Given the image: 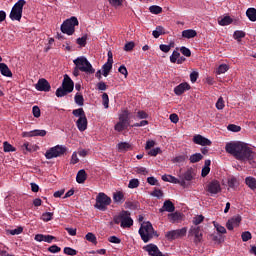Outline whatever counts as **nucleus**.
I'll return each mask as SVG.
<instances>
[{"label": "nucleus", "mask_w": 256, "mask_h": 256, "mask_svg": "<svg viewBox=\"0 0 256 256\" xmlns=\"http://www.w3.org/2000/svg\"><path fill=\"white\" fill-rule=\"evenodd\" d=\"M189 89H191V85L187 82H183L174 88V93L178 96L183 95V93H185V91H189Z\"/></svg>", "instance_id": "aec40b11"}, {"label": "nucleus", "mask_w": 256, "mask_h": 256, "mask_svg": "<svg viewBox=\"0 0 256 256\" xmlns=\"http://www.w3.org/2000/svg\"><path fill=\"white\" fill-rule=\"evenodd\" d=\"M135 48V42H128L124 46V51H133Z\"/></svg>", "instance_id": "69168bd1"}, {"label": "nucleus", "mask_w": 256, "mask_h": 256, "mask_svg": "<svg viewBox=\"0 0 256 256\" xmlns=\"http://www.w3.org/2000/svg\"><path fill=\"white\" fill-rule=\"evenodd\" d=\"M182 37H184V39H193L197 37V31L193 29L184 30L182 31Z\"/></svg>", "instance_id": "cd10ccee"}, {"label": "nucleus", "mask_w": 256, "mask_h": 256, "mask_svg": "<svg viewBox=\"0 0 256 256\" xmlns=\"http://www.w3.org/2000/svg\"><path fill=\"white\" fill-rule=\"evenodd\" d=\"M155 233V229H153V224H151V222H144L139 229V235L144 243H149Z\"/></svg>", "instance_id": "39448f33"}, {"label": "nucleus", "mask_w": 256, "mask_h": 256, "mask_svg": "<svg viewBox=\"0 0 256 256\" xmlns=\"http://www.w3.org/2000/svg\"><path fill=\"white\" fill-rule=\"evenodd\" d=\"M47 131L45 130H32V137H45Z\"/></svg>", "instance_id": "de8ad7c7"}, {"label": "nucleus", "mask_w": 256, "mask_h": 256, "mask_svg": "<svg viewBox=\"0 0 256 256\" xmlns=\"http://www.w3.org/2000/svg\"><path fill=\"white\" fill-rule=\"evenodd\" d=\"M66 152H67V147L63 145H56L46 151L45 157L46 159H55L57 157H61L62 155H65Z\"/></svg>", "instance_id": "9d476101"}, {"label": "nucleus", "mask_w": 256, "mask_h": 256, "mask_svg": "<svg viewBox=\"0 0 256 256\" xmlns=\"http://www.w3.org/2000/svg\"><path fill=\"white\" fill-rule=\"evenodd\" d=\"M74 101L76 103V105H79V107H83L84 103H85V98H83V96L79 93H76L75 97H74Z\"/></svg>", "instance_id": "72a5a7b5"}, {"label": "nucleus", "mask_w": 256, "mask_h": 256, "mask_svg": "<svg viewBox=\"0 0 256 256\" xmlns=\"http://www.w3.org/2000/svg\"><path fill=\"white\" fill-rule=\"evenodd\" d=\"M87 116H83L80 117L77 121H76V127L78 130H80L81 132L86 131L87 130Z\"/></svg>", "instance_id": "412c9836"}, {"label": "nucleus", "mask_w": 256, "mask_h": 256, "mask_svg": "<svg viewBox=\"0 0 256 256\" xmlns=\"http://www.w3.org/2000/svg\"><path fill=\"white\" fill-rule=\"evenodd\" d=\"M48 251L50 253H59L61 251V247L57 246V245H52L48 248Z\"/></svg>", "instance_id": "774afa93"}, {"label": "nucleus", "mask_w": 256, "mask_h": 256, "mask_svg": "<svg viewBox=\"0 0 256 256\" xmlns=\"http://www.w3.org/2000/svg\"><path fill=\"white\" fill-rule=\"evenodd\" d=\"M76 43L80 45V47H85L87 45V35L82 36L76 40Z\"/></svg>", "instance_id": "603ef678"}, {"label": "nucleus", "mask_w": 256, "mask_h": 256, "mask_svg": "<svg viewBox=\"0 0 256 256\" xmlns=\"http://www.w3.org/2000/svg\"><path fill=\"white\" fill-rule=\"evenodd\" d=\"M3 147L5 153H11L15 151V147H13V145H11L9 142H4Z\"/></svg>", "instance_id": "a18cd8bd"}, {"label": "nucleus", "mask_w": 256, "mask_h": 256, "mask_svg": "<svg viewBox=\"0 0 256 256\" xmlns=\"http://www.w3.org/2000/svg\"><path fill=\"white\" fill-rule=\"evenodd\" d=\"M168 221L170 223H181L183 221V214L181 212H170L168 214Z\"/></svg>", "instance_id": "6ab92c4d"}, {"label": "nucleus", "mask_w": 256, "mask_h": 256, "mask_svg": "<svg viewBox=\"0 0 256 256\" xmlns=\"http://www.w3.org/2000/svg\"><path fill=\"white\" fill-rule=\"evenodd\" d=\"M112 7H121L123 5V0H108Z\"/></svg>", "instance_id": "bf43d9fd"}, {"label": "nucleus", "mask_w": 256, "mask_h": 256, "mask_svg": "<svg viewBox=\"0 0 256 256\" xmlns=\"http://www.w3.org/2000/svg\"><path fill=\"white\" fill-rule=\"evenodd\" d=\"M214 227L218 233H222V235H225L227 233V229H225L224 226H221L220 224H214Z\"/></svg>", "instance_id": "e2e57ef3"}, {"label": "nucleus", "mask_w": 256, "mask_h": 256, "mask_svg": "<svg viewBox=\"0 0 256 256\" xmlns=\"http://www.w3.org/2000/svg\"><path fill=\"white\" fill-rule=\"evenodd\" d=\"M131 117L132 114L129 112V110L124 109L120 111L118 114L119 121L114 126V129L117 131V133H122V131H125L127 127L131 126Z\"/></svg>", "instance_id": "f03ea898"}, {"label": "nucleus", "mask_w": 256, "mask_h": 256, "mask_svg": "<svg viewBox=\"0 0 256 256\" xmlns=\"http://www.w3.org/2000/svg\"><path fill=\"white\" fill-rule=\"evenodd\" d=\"M164 211H167V213H174L175 204H173L171 200L164 201L163 206L159 209V213H164Z\"/></svg>", "instance_id": "a211bd4d"}, {"label": "nucleus", "mask_w": 256, "mask_h": 256, "mask_svg": "<svg viewBox=\"0 0 256 256\" xmlns=\"http://www.w3.org/2000/svg\"><path fill=\"white\" fill-rule=\"evenodd\" d=\"M245 183L247 185V187H249V189H251L252 191L256 190V179L252 176H248L245 178Z\"/></svg>", "instance_id": "bb28decb"}, {"label": "nucleus", "mask_w": 256, "mask_h": 256, "mask_svg": "<svg viewBox=\"0 0 256 256\" xmlns=\"http://www.w3.org/2000/svg\"><path fill=\"white\" fill-rule=\"evenodd\" d=\"M64 253H65V255L75 256V255H77V250H75L71 247H65Z\"/></svg>", "instance_id": "5fc2aeb1"}, {"label": "nucleus", "mask_w": 256, "mask_h": 256, "mask_svg": "<svg viewBox=\"0 0 256 256\" xmlns=\"http://www.w3.org/2000/svg\"><path fill=\"white\" fill-rule=\"evenodd\" d=\"M26 3L25 0H18L17 3L14 4L9 15L11 21H21V17H23V7H25Z\"/></svg>", "instance_id": "0eeeda50"}, {"label": "nucleus", "mask_w": 256, "mask_h": 256, "mask_svg": "<svg viewBox=\"0 0 256 256\" xmlns=\"http://www.w3.org/2000/svg\"><path fill=\"white\" fill-rule=\"evenodd\" d=\"M162 181H165L166 183H174L175 185H181V187H187L185 180H179L172 175H167V174L163 175Z\"/></svg>", "instance_id": "f3484780"}, {"label": "nucleus", "mask_w": 256, "mask_h": 256, "mask_svg": "<svg viewBox=\"0 0 256 256\" xmlns=\"http://www.w3.org/2000/svg\"><path fill=\"white\" fill-rule=\"evenodd\" d=\"M190 163H199L201 159H203V156L201 153H195L190 156Z\"/></svg>", "instance_id": "c9c22d12"}, {"label": "nucleus", "mask_w": 256, "mask_h": 256, "mask_svg": "<svg viewBox=\"0 0 256 256\" xmlns=\"http://www.w3.org/2000/svg\"><path fill=\"white\" fill-rule=\"evenodd\" d=\"M86 241H89V243H93L94 245H97V236L95 234L89 232L85 236Z\"/></svg>", "instance_id": "e433bc0d"}, {"label": "nucleus", "mask_w": 256, "mask_h": 256, "mask_svg": "<svg viewBox=\"0 0 256 256\" xmlns=\"http://www.w3.org/2000/svg\"><path fill=\"white\" fill-rule=\"evenodd\" d=\"M73 63L76 67H78L80 71H82V73H95L93 66L91 65L89 60H87V58H85L84 56L78 57L73 61Z\"/></svg>", "instance_id": "423d86ee"}, {"label": "nucleus", "mask_w": 256, "mask_h": 256, "mask_svg": "<svg viewBox=\"0 0 256 256\" xmlns=\"http://www.w3.org/2000/svg\"><path fill=\"white\" fill-rule=\"evenodd\" d=\"M76 181L77 183H85L87 181V172H85L84 169L79 170L77 175H76Z\"/></svg>", "instance_id": "a878e982"}, {"label": "nucleus", "mask_w": 256, "mask_h": 256, "mask_svg": "<svg viewBox=\"0 0 256 256\" xmlns=\"http://www.w3.org/2000/svg\"><path fill=\"white\" fill-rule=\"evenodd\" d=\"M241 237H242V241L247 242L251 239V232L249 231L243 232Z\"/></svg>", "instance_id": "338daca9"}, {"label": "nucleus", "mask_w": 256, "mask_h": 256, "mask_svg": "<svg viewBox=\"0 0 256 256\" xmlns=\"http://www.w3.org/2000/svg\"><path fill=\"white\" fill-rule=\"evenodd\" d=\"M245 37V32L241 30H237L233 34V38L236 39V41L240 42L241 39Z\"/></svg>", "instance_id": "58836bf2"}, {"label": "nucleus", "mask_w": 256, "mask_h": 256, "mask_svg": "<svg viewBox=\"0 0 256 256\" xmlns=\"http://www.w3.org/2000/svg\"><path fill=\"white\" fill-rule=\"evenodd\" d=\"M111 69H113V60L110 58L107 60V62L102 66V75L104 77H108L109 73L111 72Z\"/></svg>", "instance_id": "4be33fe9"}, {"label": "nucleus", "mask_w": 256, "mask_h": 256, "mask_svg": "<svg viewBox=\"0 0 256 256\" xmlns=\"http://www.w3.org/2000/svg\"><path fill=\"white\" fill-rule=\"evenodd\" d=\"M246 16L248 17L249 21L255 22L256 21V9L248 8L246 11Z\"/></svg>", "instance_id": "c756f323"}, {"label": "nucleus", "mask_w": 256, "mask_h": 256, "mask_svg": "<svg viewBox=\"0 0 256 256\" xmlns=\"http://www.w3.org/2000/svg\"><path fill=\"white\" fill-rule=\"evenodd\" d=\"M165 238L168 241H175V239H178L177 238V232L175 230L168 231V232L165 233Z\"/></svg>", "instance_id": "473e14b6"}, {"label": "nucleus", "mask_w": 256, "mask_h": 256, "mask_svg": "<svg viewBox=\"0 0 256 256\" xmlns=\"http://www.w3.org/2000/svg\"><path fill=\"white\" fill-rule=\"evenodd\" d=\"M139 187V179L134 178L129 181L128 188L129 189H137Z\"/></svg>", "instance_id": "37998d69"}, {"label": "nucleus", "mask_w": 256, "mask_h": 256, "mask_svg": "<svg viewBox=\"0 0 256 256\" xmlns=\"http://www.w3.org/2000/svg\"><path fill=\"white\" fill-rule=\"evenodd\" d=\"M117 149L119 153H125L131 149V145L128 142H120L117 144Z\"/></svg>", "instance_id": "c85d7f7f"}, {"label": "nucleus", "mask_w": 256, "mask_h": 256, "mask_svg": "<svg viewBox=\"0 0 256 256\" xmlns=\"http://www.w3.org/2000/svg\"><path fill=\"white\" fill-rule=\"evenodd\" d=\"M176 231V237L179 239V237H185V235H187V228H181V229H177Z\"/></svg>", "instance_id": "864d4df0"}, {"label": "nucleus", "mask_w": 256, "mask_h": 256, "mask_svg": "<svg viewBox=\"0 0 256 256\" xmlns=\"http://www.w3.org/2000/svg\"><path fill=\"white\" fill-rule=\"evenodd\" d=\"M143 249L148 253L149 256H163V253L155 244H148L144 246Z\"/></svg>", "instance_id": "2eb2a0df"}, {"label": "nucleus", "mask_w": 256, "mask_h": 256, "mask_svg": "<svg viewBox=\"0 0 256 256\" xmlns=\"http://www.w3.org/2000/svg\"><path fill=\"white\" fill-rule=\"evenodd\" d=\"M204 219H205V217L203 215L196 216L193 219V223H194V225H201V223H203Z\"/></svg>", "instance_id": "052dcab7"}, {"label": "nucleus", "mask_w": 256, "mask_h": 256, "mask_svg": "<svg viewBox=\"0 0 256 256\" xmlns=\"http://www.w3.org/2000/svg\"><path fill=\"white\" fill-rule=\"evenodd\" d=\"M77 25H79V20H77V17L72 16L70 19H67L62 23L61 31L66 35H73V33H75V27H77Z\"/></svg>", "instance_id": "6e6552de"}, {"label": "nucleus", "mask_w": 256, "mask_h": 256, "mask_svg": "<svg viewBox=\"0 0 256 256\" xmlns=\"http://www.w3.org/2000/svg\"><path fill=\"white\" fill-rule=\"evenodd\" d=\"M219 25H221V27H225L227 25H231L233 23V19L229 16H225L224 18L218 20Z\"/></svg>", "instance_id": "2f4dec72"}, {"label": "nucleus", "mask_w": 256, "mask_h": 256, "mask_svg": "<svg viewBox=\"0 0 256 256\" xmlns=\"http://www.w3.org/2000/svg\"><path fill=\"white\" fill-rule=\"evenodd\" d=\"M111 205V197L107 196V194L100 192L96 196V203L94 205L95 209H99V211H107V207Z\"/></svg>", "instance_id": "1a4fd4ad"}, {"label": "nucleus", "mask_w": 256, "mask_h": 256, "mask_svg": "<svg viewBox=\"0 0 256 256\" xmlns=\"http://www.w3.org/2000/svg\"><path fill=\"white\" fill-rule=\"evenodd\" d=\"M186 160H187L186 155H179L172 159V163H185Z\"/></svg>", "instance_id": "79ce46f5"}, {"label": "nucleus", "mask_w": 256, "mask_h": 256, "mask_svg": "<svg viewBox=\"0 0 256 256\" xmlns=\"http://www.w3.org/2000/svg\"><path fill=\"white\" fill-rule=\"evenodd\" d=\"M96 87L98 89V91H107V84H105V82L100 81L96 84Z\"/></svg>", "instance_id": "680f3d73"}, {"label": "nucleus", "mask_w": 256, "mask_h": 256, "mask_svg": "<svg viewBox=\"0 0 256 256\" xmlns=\"http://www.w3.org/2000/svg\"><path fill=\"white\" fill-rule=\"evenodd\" d=\"M227 71H229V65L221 64L217 69V74L223 75V73H227Z\"/></svg>", "instance_id": "ea45409f"}, {"label": "nucleus", "mask_w": 256, "mask_h": 256, "mask_svg": "<svg viewBox=\"0 0 256 256\" xmlns=\"http://www.w3.org/2000/svg\"><path fill=\"white\" fill-rule=\"evenodd\" d=\"M113 221L116 225L120 224L122 229H129L130 227H133V218H131L130 211H121L119 215L114 216Z\"/></svg>", "instance_id": "7ed1b4c3"}, {"label": "nucleus", "mask_w": 256, "mask_h": 256, "mask_svg": "<svg viewBox=\"0 0 256 256\" xmlns=\"http://www.w3.org/2000/svg\"><path fill=\"white\" fill-rule=\"evenodd\" d=\"M195 177V174L193 173V170L188 169L182 176H180L179 181H184V183L187 184V181H193V178Z\"/></svg>", "instance_id": "5701e85b"}, {"label": "nucleus", "mask_w": 256, "mask_h": 256, "mask_svg": "<svg viewBox=\"0 0 256 256\" xmlns=\"http://www.w3.org/2000/svg\"><path fill=\"white\" fill-rule=\"evenodd\" d=\"M241 215H235L232 218H230L227 223H226V229H228V231H233V229L235 227H239V225H241Z\"/></svg>", "instance_id": "4468645a"}, {"label": "nucleus", "mask_w": 256, "mask_h": 256, "mask_svg": "<svg viewBox=\"0 0 256 256\" xmlns=\"http://www.w3.org/2000/svg\"><path fill=\"white\" fill-rule=\"evenodd\" d=\"M0 73L4 77H13V73L11 72V69H9V66L5 63H0Z\"/></svg>", "instance_id": "b1692460"}, {"label": "nucleus", "mask_w": 256, "mask_h": 256, "mask_svg": "<svg viewBox=\"0 0 256 256\" xmlns=\"http://www.w3.org/2000/svg\"><path fill=\"white\" fill-rule=\"evenodd\" d=\"M193 143H195V145H201L202 147H207V146H211L212 142L208 138H205L203 135L197 134L193 137Z\"/></svg>", "instance_id": "dca6fc26"}, {"label": "nucleus", "mask_w": 256, "mask_h": 256, "mask_svg": "<svg viewBox=\"0 0 256 256\" xmlns=\"http://www.w3.org/2000/svg\"><path fill=\"white\" fill-rule=\"evenodd\" d=\"M152 35L155 39H159L161 35H165V28L162 26L156 27V29L152 32Z\"/></svg>", "instance_id": "7c9ffc66"}, {"label": "nucleus", "mask_w": 256, "mask_h": 256, "mask_svg": "<svg viewBox=\"0 0 256 256\" xmlns=\"http://www.w3.org/2000/svg\"><path fill=\"white\" fill-rule=\"evenodd\" d=\"M179 57H181V53L179 51L174 50L172 55L170 56L171 63H177Z\"/></svg>", "instance_id": "c03bdc74"}, {"label": "nucleus", "mask_w": 256, "mask_h": 256, "mask_svg": "<svg viewBox=\"0 0 256 256\" xmlns=\"http://www.w3.org/2000/svg\"><path fill=\"white\" fill-rule=\"evenodd\" d=\"M159 153H161V148H159V147L148 151V155H150V157H157V155H159Z\"/></svg>", "instance_id": "6e6d98bb"}, {"label": "nucleus", "mask_w": 256, "mask_h": 256, "mask_svg": "<svg viewBox=\"0 0 256 256\" xmlns=\"http://www.w3.org/2000/svg\"><path fill=\"white\" fill-rule=\"evenodd\" d=\"M228 131H232V133H239L241 131V126H237L235 124H230L227 126Z\"/></svg>", "instance_id": "3c124183"}, {"label": "nucleus", "mask_w": 256, "mask_h": 256, "mask_svg": "<svg viewBox=\"0 0 256 256\" xmlns=\"http://www.w3.org/2000/svg\"><path fill=\"white\" fill-rule=\"evenodd\" d=\"M135 172L139 175H147V173H149L145 167H136Z\"/></svg>", "instance_id": "0e129e2a"}, {"label": "nucleus", "mask_w": 256, "mask_h": 256, "mask_svg": "<svg viewBox=\"0 0 256 256\" xmlns=\"http://www.w3.org/2000/svg\"><path fill=\"white\" fill-rule=\"evenodd\" d=\"M149 11L153 15H159L160 13H163V8H161L160 6H157V5H153V6L149 7Z\"/></svg>", "instance_id": "f704fd0d"}, {"label": "nucleus", "mask_w": 256, "mask_h": 256, "mask_svg": "<svg viewBox=\"0 0 256 256\" xmlns=\"http://www.w3.org/2000/svg\"><path fill=\"white\" fill-rule=\"evenodd\" d=\"M32 113L34 117H36V119H39V117H41V109L39 108V106H33Z\"/></svg>", "instance_id": "4d7b16f0"}, {"label": "nucleus", "mask_w": 256, "mask_h": 256, "mask_svg": "<svg viewBox=\"0 0 256 256\" xmlns=\"http://www.w3.org/2000/svg\"><path fill=\"white\" fill-rule=\"evenodd\" d=\"M41 219H42V221H45L46 223L51 221V219H53V212L43 213Z\"/></svg>", "instance_id": "09e8293b"}, {"label": "nucleus", "mask_w": 256, "mask_h": 256, "mask_svg": "<svg viewBox=\"0 0 256 256\" xmlns=\"http://www.w3.org/2000/svg\"><path fill=\"white\" fill-rule=\"evenodd\" d=\"M206 191L210 193V195H217V193H221V182L218 180H211L206 185Z\"/></svg>", "instance_id": "f8f14e48"}, {"label": "nucleus", "mask_w": 256, "mask_h": 256, "mask_svg": "<svg viewBox=\"0 0 256 256\" xmlns=\"http://www.w3.org/2000/svg\"><path fill=\"white\" fill-rule=\"evenodd\" d=\"M152 197H157V199H161L163 197V191L160 189H155L153 192L150 193Z\"/></svg>", "instance_id": "13d9d810"}, {"label": "nucleus", "mask_w": 256, "mask_h": 256, "mask_svg": "<svg viewBox=\"0 0 256 256\" xmlns=\"http://www.w3.org/2000/svg\"><path fill=\"white\" fill-rule=\"evenodd\" d=\"M36 91H44V93H49L51 91V84L47 79L42 78L39 79L38 82L35 84Z\"/></svg>", "instance_id": "ddd939ff"}, {"label": "nucleus", "mask_w": 256, "mask_h": 256, "mask_svg": "<svg viewBox=\"0 0 256 256\" xmlns=\"http://www.w3.org/2000/svg\"><path fill=\"white\" fill-rule=\"evenodd\" d=\"M102 103L105 109H109V95L107 93L102 94Z\"/></svg>", "instance_id": "8fccbe9b"}, {"label": "nucleus", "mask_w": 256, "mask_h": 256, "mask_svg": "<svg viewBox=\"0 0 256 256\" xmlns=\"http://www.w3.org/2000/svg\"><path fill=\"white\" fill-rule=\"evenodd\" d=\"M114 203H125V193L117 191L113 194Z\"/></svg>", "instance_id": "393cba45"}, {"label": "nucleus", "mask_w": 256, "mask_h": 256, "mask_svg": "<svg viewBox=\"0 0 256 256\" xmlns=\"http://www.w3.org/2000/svg\"><path fill=\"white\" fill-rule=\"evenodd\" d=\"M216 109L219 111L225 109V100H223V97L218 98L216 102Z\"/></svg>", "instance_id": "49530a36"}, {"label": "nucleus", "mask_w": 256, "mask_h": 256, "mask_svg": "<svg viewBox=\"0 0 256 256\" xmlns=\"http://www.w3.org/2000/svg\"><path fill=\"white\" fill-rule=\"evenodd\" d=\"M225 151L229 155H233L238 161H253L255 157L253 149L243 142H228Z\"/></svg>", "instance_id": "f257e3e1"}, {"label": "nucleus", "mask_w": 256, "mask_h": 256, "mask_svg": "<svg viewBox=\"0 0 256 256\" xmlns=\"http://www.w3.org/2000/svg\"><path fill=\"white\" fill-rule=\"evenodd\" d=\"M73 89H75V83L69 75L65 74L61 87L56 90V97H65V95L73 93Z\"/></svg>", "instance_id": "20e7f679"}, {"label": "nucleus", "mask_w": 256, "mask_h": 256, "mask_svg": "<svg viewBox=\"0 0 256 256\" xmlns=\"http://www.w3.org/2000/svg\"><path fill=\"white\" fill-rule=\"evenodd\" d=\"M188 237H194V243H201L203 241V232H201V227L192 226L188 232Z\"/></svg>", "instance_id": "9b49d317"}, {"label": "nucleus", "mask_w": 256, "mask_h": 256, "mask_svg": "<svg viewBox=\"0 0 256 256\" xmlns=\"http://www.w3.org/2000/svg\"><path fill=\"white\" fill-rule=\"evenodd\" d=\"M72 115H74V117H86L85 115V110H83V108H78L72 111Z\"/></svg>", "instance_id": "4c0bfd02"}, {"label": "nucleus", "mask_w": 256, "mask_h": 256, "mask_svg": "<svg viewBox=\"0 0 256 256\" xmlns=\"http://www.w3.org/2000/svg\"><path fill=\"white\" fill-rule=\"evenodd\" d=\"M237 185H239V181H237V178L235 177H230L228 179V186L231 188V189H235V187H237Z\"/></svg>", "instance_id": "a19ab883"}]
</instances>
